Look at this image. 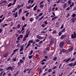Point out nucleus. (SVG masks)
Returning a JSON list of instances; mask_svg holds the SVG:
<instances>
[{
  "instance_id": "nucleus-35",
  "label": "nucleus",
  "mask_w": 76,
  "mask_h": 76,
  "mask_svg": "<svg viewBox=\"0 0 76 76\" xmlns=\"http://www.w3.org/2000/svg\"><path fill=\"white\" fill-rule=\"evenodd\" d=\"M51 71H52V69H50L48 70V73H50Z\"/></svg>"
},
{
  "instance_id": "nucleus-3",
  "label": "nucleus",
  "mask_w": 76,
  "mask_h": 76,
  "mask_svg": "<svg viewBox=\"0 0 76 76\" xmlns=\"http://www.w3.org/2000/svg\"><path fill=\"white\" fill-rule=\"evenodd\" d=\"M66 37V34L62 35L61 36L60 38L61 39H63V38H65Z\"/></svg>"
},
{
  "instance_id": "nucleus-8",
  "label": "nucleus",
  "mask_w": 76,
  "mask_h": 76,
  "mask_svg": "<svg viewBox=\"0 0 76 76\" xmlns=\"http://www.w3.org/2000/svg\"><path fill=\"white\" fill-rule=\"evenodd\" d=\"M75 59H76L75 58L73 57V58H72L69 61V62H73L74 61H75Z\"/></svg>"
},
{
  "instance_id": "nucleus-40",
  "label": "nucleus",
  "mask_w": 76,
  "mask_h": 76,
  "mask_svg": "<svg viewBox=\"0 0 76 76\" xmlns=\"http://www.w3.org/2000/svg\"><path fill=\"white\" fill-rule=\"evenodd\" d=\"M33 53V50H31L30 51V53L29 54V55H31V54H32Z\"/></svg>"
},
{
  "instance_id": "nucleus-57",
  "label": "nucleus",
  "mask_w": 76,
  "mask_h": 76,
  "mask_svg": "<svg viewBox=\"0 0 76 76\" xmlns=\"http://www.w3.org/2000/svg\"><path fill=\"white\" fill-rule=\"evenodd\" d=\"M22 19L23 20H25V17L23 16L22 18Z\"/></svg>"
},
{
  "instance_id": "nucleus-22",
  "label": "nucleus",
  "mask_w": 76,
  "mask_h": 76,
  "mask_svg": "<svg viewBox=\"0 0 76 76\" xmlns=\"http://www.w3.org/2000/svg\"><path fill=\"white\" fill-rule=\"evenodd\" d=\"M18 66H17V67H19V66L21 65V63L20 62H18Z\"/></svg>"
},
{
  "instance_id": "nucleus-60",
  "label": "nucleus",
  "mask_w": 76,
  "mask_h": 76,
  "mask_svg": "<svg viewBox=\"0 0 76 76\" xmlns=\"http://www.w3.org/2000/svg\"><path fill=\"white\" fill-rule=\"evenodd\" d=\"M32 70V69H30L29 71H28V74H30V73H31V70Z\"/></svg>"
},
{
  "instance_id": "nucleus-59",
  "label": "nucleus",
  "mask_w": 76,
  "mask_h": 76,
  "mask_svg": "<svg viewBox=\"0 0 76 76\" xmlns=\"http://www.w3.org/2000/svg\"><path fill=\"white\" fill-rule=\"evenodd\" d=\"M64 28V25L62 24L61 27V29H63Z\"/></svg>"
},
{
  "instance_id": "nucleus-48",
  "label": "nucleus",
  "mask_w": 76,
  "mask_h": 76,
  "mask_svg": "<svg viewBox=\"0 0 76 76\" xmlns=\"http://www.w3.org/2000/svg\"><path fill=\"white\" fill-rule=\"evenodd\" d=\"M43 15V13H42V12L40 13L39 15V17L40 16H42Z\"/></svg>"
},
{
  "instance_id": "nucleus-16",
  "label": "nucleus",
  "mask_w": 76,
  "mask_h": 76,
  "mask_svg": "<svg viewBox=\"0 0 76 76\" xmlns=\"http://www.w3.org/2000/svg\"><path fill=\"white\" fill-rule=\"evenodd\" d=\"M4 17H3L2 19H0V23H1L4 20V19H5Z\"/></svg>"
},
{
  "instance_id": "nucleus-13",
  "label": "nucleus",
  "mask_w": 76,
  "mask_h": 76,
  "mask_svg": "<svg viewBox=\"0 0 76 76\" xmlns=\"http://www.w3.org/2000/svg\"><path fill=\"white\" fill-rule=\"evenodd\" d=\"M71 20L72 22H73V23H75V20H76L75 19V18H72Z\"/></svg>"
},
{
  "instance_id": "nucleus-14",
  "label": "nucleus",
  "mask_w": 76,
  "mask_h": 76,
  "mask_svg": "<svg viewBox=\"0 0 76 76\" xmlns=\"http://www.w3.org/2000/svg\"><path fill=\"white\" fill-rule=\"evenodd\" d=\"M21 12H22V9L21 8H20L19 10L18 15H20V13H21Z\"/></svg>"
},
{
  "instance_id": "nucleus-62",
  "label": "nucleus",
  "mask_w": 76,
  "mask_h": 76,
  "mask_svg": "<svg viewBox=\"0 0 76 76\" xmlns=\"http://www.w3.org/2000/svg\"><path fill=\"white\" fill-rule=\"evenodd\" d=\"M39 19V16L37 15L36 17V19Z\"/></svg>"
},
{
  "instance_id": "nucleus-37",
  "label": "nucleus",
  "mask_w": 76,
  "mask_h": 76,
  "mask_svg": "<svg viewBox=\"0 0 76 76\" xmlns=\"http://www.w3.org/2000/svg\"><path fill=\"white\" fill-rule=\"evenodd\" d=\"M25 30V27H23V26L22 27V29L21 30V31H20V32H22V31H23V30Z\"/></svg>"
},
{
  "instance_id": "nucleus-55",
  "label": "nucleus",
  "mask_w": 76,
  "mask_h": 76,
  "mask_svg": "<svg viewBox=\"0 0 76 76\" xmlns=\"http://www.w3.org/2000/svg\"><path fill=\"white\" fill-rule=\"evenodd\" d=\"M12 20V18H9L7 20V21L8 22H10V21H11Z\"/></svg>"
},
{
  "instance_id": "nucleus-53",
  "label": "nucleus",
  "mask_w": 76,
  "mask_h": 76,
  "mask_svg": "<svg viewBox=\"0 0 76 76\" xmlns=\"http://www.w3.org/2000/svg\"><path fill=\"white\" fill-rule=\"evenodd\" d=\"M8 76H12V74H11V72H9L8 74Z\"/></svg>"
},
{
  "instance_id": "nucleus-49",
  "label": "nucleus",
  "mask_w": 76,
  "mask_h": 76,
  "mask_svg": "<svg viewBox=\"0 0 76 76\" xmlns=\"http://www.w3.org/2000/svg\"><path fill=\"white\" fill-rule=\"evenodd\" d=\"M7 24H5L4 25H3V26H2V27H3V28H4V27H5V26H7Z\"/></svg>"
},
{
  "instance_id": "nucleus-28",
  "label": "nucleus",
  "mask_w": 76,
  "mask_h": 76,
  "mask_svg": "<svg viewBox=\"0 0 76 76\" xmlns=\"http://www.w3.org/2000/svg\"><path fill=\"white\" fill-rule=\"evenodd\" d=\"M57 59V57H55L53 59V61H56Z\"/></svg>"
},
{
  "instance_id": "nucleus-1",
  "label": "nucleus",
  "mask_w": 76,
  "mask_h": 76,
  "mask_svg": "<svg viewBox=\"0 0 76 76\" xmlns=\"http://www.w3.org/2000/svg\"><path fill=\"white\" fill-rule=\"evenodd\" d=\"M74 34V35H73ZM73 34H71V38H76V34L75 32H74Z\"/></svg>"
},
{
  "instance_id": "nucleus-61",
  "label": "nucleus",
  "mask_w": 76,
  "mask_h": 76,
  "mask_svg": "<svg viewBox=\"0 0 76 76\" xmlns=\"http://www.w3.org/2000/svg\"><path fill=\"white\" fill-rule=\"evenodd\" d=\"M15 54V52H14L11 55V57H12V56H13L14 55V54Z\"/></svg>"
},
{
  "instance_id": "nucleus-9",
  "label": "nucleus",
  "mask_w": 76,
  "mask_h": 76,
  "mask_svg": "<svg viewBox=\"0 0 76 76\" xmlns=\"http://www.w3.org/2000/svg\"><path fill=\"white\" fill-rule=\"evenodd\" d=\"M63 44H64V42H61L59 45V47H61L63 45Z\"/></svg>"
},
{
  "instance_id": "nucleus-43",
  "label": "nucleus",
  "mask_w": 76,
  "mask_h": 76,
  "mask_svg": "<svg viewBox=\"0 0 76 76\" xmlns=\"http://www.w3.org/2000/svg\"><path fill=\"white\" fill-rule=\"evenodd\" d=\"M23 50V48H21L20 49V51H22Z\"/></svg>"
},
{
  "instance_id": "nucleus-27",
  "label": "nucleus",
  "mask_w": 76,
  "mask_h": 76,
  "mask_svg": "<svg viewBox=\"0 0 76 76\" xmlns=\"http://www.w3.org/2000/svg\"><path fill=\"white\" fill-rule=\"evenodd\" d=\"M40 8H42V7H44V4H40Z\"/></svg>"
},
{
  "instance_id": "nucleus-54",
  "label": "nucleus",
  "mask_w": 76,
  "mask_h": 76,
  "mask_svg": "<svg viewBox=\"0 0 76 76\" xmlns=\"http://www.w3.org/2000/svg\"><path fill=\"white\" fill-rule=\"evenodd\" d=\"M33 56V55L31 56H30L28 57V58H29V59H31V58H32Z\"/></svg>"
},
{
  "instance_id": "nucleus-33",
  "label": "nucleus",
  "mask_w": 76,
  "mask_h": 76,
  "mask_svg": "<svg viewBox=\"0 0 76 76\" xmlns=\"http://www.w3.org/2000/svg\"><path fill=\"white\" fill-rule=\"evenodd\" d=\"M70 41L69 40H67L66 41V43H67V44H70Z\"/></svg>"
},
{
  "instance_id": "nucleus-20",
  "label": "nucleus",
  "mask_w": 76,
  "mask_h": 76,
  "mask_svg": "<svg viewBox=\"0 0 76 76\" xmlns=\"http://www.w3.org/2000/svg\"><path fill=\"white\" fill-rule=\"evenodd\" d=\"M33 42V40H29L28 42V43H29V44H32Z\"/></svg>"
},
{
  "instance_id": "nucleus-52",
  "label": "nucleus",
  "mask_w": 76,
  "mask_h": 76,
  "mask_svg": "<svg viewBox=\"0 0 76 76\" xmlns=\"http://www.w3.org/2000/svg\"><path fill=\"white\" fill-rule=\"evenodd\" d=\"M35 44V42L34 41L32 42V45H33V47H34V45Z\"/></svg>"
},
{
  "instance_id": "nucleus-38",
  "label": "nucleus",
  "mask_w": 76,
  "mask_h": 76,
  "mask_svg": "<svg viewBox=\"0 0 76 76\" xmlns=\"http://www.w3.org/2000/svg\"><path fill=\"white\" fill-rule=\"evenodd\" d=\"M30 32V31H29V29L28 28L27 29L26 31V33L27 34V33H28V32Z\"/></svg>"
},
{
  "instance_id": "nucleus-64",
  "label": "nucleus",
  "mask_w": 76,
  "mask_h": 76,
  "mask_svg": "<svg viewBox=\"0 0 76 76\" xmlns=\"http://www.w3.org/2000/svg\"><path fill=\"white\" fill-rule=\"evenodd\" d=\"M45 25H47L48 24V22H47V21H45L44 22Z\"/></svg>"
},
{
  "instance_id": "nucleus-30",
  "label": "nucleus",
  "mask_w": 76,
  "mask_h": 76,
  "mask_svg": "<svg viewBox=\"0 0 76 76\" xmlns=\"http://www.w3.org/2000/svg\"><path fill=\"white\" fill-rule=\"evenodd\" d=\"M6 0H4V1L1 2L0 3V4H3V3H6Z\"/></svg>"
},
{
  "instance_id": "nucleus-23",
  "label": "nucleus",
  "mask_w": 76,
  "mask_h": 76,
  "mask_svg": "<svg viewBox=\"0 0 76 76\" xmlns=\"http://www.w3.org/2000/svg\"><path fill=\"white\" fill-rule=\"evenodd\" d=\"M20 28V24H18L17 26V29H19Z\"/></svg>"
},
{
  "instance_id": "nucleus-63",
  "label": "nucleus",
  "mask_w": 76,
  "mask_h": 76,
  "mask_svg": "<svg viewBox=\"0 0 76 76\" xmlns=\"http://www.w3.org/2000/svg\"><path fill=\"white\" fill-rule=\"evenodd\" d=\"M20 5L19 4L18 5V7H17V9H19L20 8Z\"/></svg>"
},
{
  "instance_id": "nucleus-29",
  "label": "nucleus",
  "mask_w": 76,
  "mask_h": 76,
  "mask_svg": "<svg viewBox=\"0 0 76 76\" xmlns=\"http://www.w3.org/2000/svg\"><path fill=\"white\" fill-rule=\"evenodd\" d=\"M37 6H36L33 8V10L34 11L37 10Z\"/></svg>"
},
{
  "instance_id": "nucleus-31",
  "label": "nucleus",
  "mask_w": 76,
  "mask_h": 76,
  "mask_svg": "<svg viewBox=\"0 0 76 76\" xmlns=\"http://www.w3.org/2000/svg\"><path fill=\"white\" fill-rule=\"evenodd\" d=\"M65 31H66V28H64L61 31L62 32H65Z\"/></svg>"
},
{
  "instance_id": "nucleus-12",
  "label": "nucleus",
  "mask_w": 76,
  "mask_h": 76,
  "mask_svg": "<svg viewBox=\"0 0 76 76\" xmlns=\"http://www.w3.org/2000/svg\"><path fill=\"white\" fill-rule=\"evenodd\" d=\"M19 73H20V71H18L15 74L14 76H18L19 74Z\"/></svg>"
},
{
  "instance_id": "nucleus-50",
  "label": "nucleus",
  "mask_w": 76,
  "mask_h": 76,
  "mask_svg": "<svg viewBox=\"0 0 76 76\" xmlns=\"http://www.w3.org/2000/svg\"><path fill=\"white\" fill-rule=\"evenodd\" d=\"M76 14H73L72 16V17H74V18H75V17H76Z\"/></svg>"
},
{
  "instance_id": "nucleus-45",
  "label": "nucleus",
  "mask_w": 76,
  "mask_h": 76,
  "mask_svg": "<svg viewBox=\"0 0 76 76\" xmlns=\"http://www.w3.org/2000/svg\"><path fill=\"white\" fill-rule=\"evenodd\" d=\"M43 18H44V16H43V15L42 16L41 18H40L39 19V20H41V19H42Z\"/></svg>"
},
{
  "instance_id": "nucleus-56",
  "label": "nucleus",
  "mask_w": 76,
  "mask_h": 76,
  "mask_svg": "<svg viewBox=\"0 0 76 76\" xmlns=\"http://www.w3.org/2000/svg\"><path fill=\"white\" fill-rule=\"evenodd\" d=\"M12 6V3H10L8 5V7H10V6Z\"/></svg>"
},
{
  "instance_id": "nucleus-32",
  "label": "nucleus",
  "mask_w": 76,
  "mask_h": 76,
  "mask_svg": "<svg viewBox=\"0 0 76 76\" xmlns=\"http://www.w3.org/2000/svg\"><path fill=\"white\" fill-rule=\"evenodd\" d=\"M73 47H72L70 48V49H69V51H71L72 50H73Z\"/></svg>"
},
{
  "instance_id": "nucleus-11",
  "label": "nucleus",
  "mask_w": 76,
  "mask_h": 76,
  "mask_svg": "<svg viewBox=\"0 0 76 76\" xmlns=\"http://www.w3.org/2000/svg\"><path fill=\"white\" fill-rule=\"evenodd\" d=\"M11 68V66H9L7 68L6 70H11H11L12 69Z\"/></svg>"
},
{
  "instance_id": "nucleus-21",
  "label": "nucleus",
  "mask_w": 76,
  "mask_h": 76,
  "mask_svg": "<svg viewBox=\"0 0 76 76\" xmlns=\"http://www.w3.org/2000/svg\"><path fill=\"white\" fill-rule=\"evenodd\" d=\"M15 68V66L14 65L12 66V67H11V71L12 72V71H13V69H14V68Z\"/></svg>"
},
{
  "instance_id": "nucleus-6",
  "label": "nucleus",
  "mask_w": 76,
  "mask_h": 76,
  "mask_svg": "<svg viewBox=\"0 0 76 76\" xmlns=\"http://www.w3.org/2000/svg\"><path fill=\"white\" fill-rule=\"evenodd\" d=\"M8 55L9 53H6L3 55V56L4 57H7V56H8Z\"/></svg>"
},
{
  "instance_id": "nucleus-17",
  "label": "nucleus",
  "mask_w": 76,
  "mask_h": 76,
  "mask_svg": "<svg viewBox=\"0 0 76 76\" xmlns=\"http://www.w3.org/2000/svg\"><path fill=\"white\" fill-rule=\"evenodd\" d=\"M63 8H65V7H66L67 6V4L66 3H65L63 5Z\"/></svg>"
},
{
  "instance_id": "nucleus-36",
  "label": "nucleus",
  "mask_w": 76,
  "mask_h": 76,
  "mask_svg": "<svg viewBox=\"0 0 76 76\" xmlns=\"http://www.w3.org/2000/svg\"><path fill=\"white\" fill-rule=\"evenodd\" d=\"M16 0H14L13 3L12 4V5H15V3H16Z\"/></svg>"
},
{
  "instance_id": "nucleus-58",
  "label": "nucleus",
  "mask_w": 76,
  "mask_h": 76,
  "mask_svg": "<svg viewBox=\"0 0 76 76\" xmlns=\"http://www.w3.org/2000/svg\"><path fill=\"white\" fill-rule=\"evenodd\" d=\"M20 63H23V62H24V61L20 59Z\"/></svg>"
},
{
  "instance_id": "nucleus-15",
  "label": "nucleus",
  "mask_w": 76,
  "mask_h": 76,
  "mask_svg": "<svg viewBox=\"0 0 76 76\" xmlns=\"http://www.w3.org/2000/svg\"><path fill=\"white\" fill-rule=\"evenodd\" d=\"M18 10V9L17 8H15L14 10H13V11H12V13H15V12H16V11Z\"/></svg>"
},
{
  "instance_id": "nucleus-2",
  "label": "nucleus",
  "mask_w": 76,
  "mask_h": 76,
  "mask_svg": "<svg viewBox=\"0 0 76 76\" xmlns=\"http://www.w3.org/2000/svg\"><path fill=\"white\" fill-rule=\"evenodd\" d=\"M23 35L20 34L18 37L17 39L18 40H20V38L22 39V38H23Z\"/></svg>"
},
{
  "instance_id": "nucleus-39",
  "label": "nucleus",
  "mask_w": 76,
  "mask_h": 76,
  "mask_svg": "<svg viewBox=\"0 0 76 76\" xmlns=\"http://www.w3.org/2000/svg\"><path fill=\"white\" fill-rule=\"evenodd\" d=\"M30 45H31V44H30L29 43H28V44L26 46V48H28V47H29V46H30Z\"/></svg>"
},
{
  "instance_id": "nucleus-4",
  "label": "nucleus",
  "mask_w": 76,
  "mask_h": 76,
  "mask_svg": "<svg viewBox=\"0 0 76 76\" xmlns=\"http://www.w3.org/2000/svg\"><path fill=\"white\" fill-rule=\"evenodd\" d=\"M50 44L49 45H52L53 43H54V39H50Z\"/></svg>"
},
{
  "instance_id": "nucleus-7",
  "label": "nucleus",
  "mask_w": 76,
  "mask_h": 76,
  "mask_svg": "<svg viewBox=\"0 0 76 76\" xmlns=\"http://www.w3.org/2000/svg\"><path fill=\"white\" fill-rule=\"evenodd\" d=\"M29 34H30V31H29V32H28V33H26V35H25V36H24V37H26V38H28Z\"/></svg>"
},
{
  "instance_id": "nucleus-46",
  "label": "nucleus",
  "mask_w": 76,
  "mask_h": 76,
  "mask_svg": "<svg viewBox=\"0 0 76 76\" xmlns=\"http://www.w3.org/2000/svg\"><path fill=\"white\" fill-rule=\"evenodd\" d=\"M18 50H19V49H15V50H13V52L14 53H15V52H16V51H18Z\"/></svg>"
},
{
  "instance_id": "nucleus-5",
  "label": "nucleus",
  "mask_w": 76,
  "mask_h": 76,
  "mask_svg": "<svg viewBox=\"0 0 76 76\" xmlns=\"http://www.w3.org/2000/svg\"><path fill=\"white\" fill-rule=\"evenodd\" d=\"M18 12H16V13H13V15H15L14 16L15 18H16L18 17Z\"/></svg>"
},
{
  "instance_id": "nucleus-25",
  "label": "nucleus",
  "mask_w": 76,
  "mask_h": 76,
  "mask_svg": "<svg viewBox=\"0 0 76 76\" xmlns=\"http://www.w3.org/2000/svg\"><path fill=\"white\" fill-rule=\"evenodd\" d=\"M26 39L27 38L24 36L23 39V41H25L26 40Z\"/></svg>"
},
{
  "instance_id": "nucleus-47",
  "label": "nucleus",
  "mask_w": 76,
  "mask_h": 76,
  "mask_svg": "<svg viewBox=\"0 0 76 76\" xmlns=\"http://www.w3.org/2000/svg\"><path fill=\"white\" fill-rule=\"evenodd\" d=\"M65 51H66V50L65 49H62V53H64Z\"/></svg>"
},
{
  "instance_id": "nucleus-18",
  "label": "nucleus",
  "mask_w": 76,
  "mask_h": 76,
  "mask_svg": "<svg viewBox=\"0 0 76 76\" xmlns=\"http://www.w3.org/2000/svg\"><path fill=\"white\" fill-rule=\"evenodd\" d=\"M68 66H70V67H72V66H73V63H71L69 64Z\"/></svg>"
},
{
  "instance_id": "nucleus-34",
  "label": "nucleus",
  "mask_w": 76,
  "mask_h": 76,
  "mask_svg": "<svg viewBox=\"0 0 76 76\" xmlns=\"http://www.w3.org/2000/svg\"><path fill=\"white\" fill-rule=\"evenodd\" d=\"M3 73H4V71H2L0 73V76H1L3 75Z\"/></svg>"
},
{
  "instance_id": "nucleus-26",
  "label": "nucleus",
  "mask_w": 76,
  "mask_h": 76,
  "mask_svg": "<svg viewBox=\"0 0 76 76\" xmlns=\"http://www.w3.org/2000/svg\"><path fill=\"white\" fill-rule=\"evenodd\" d=\"M71 1V0H70L68 1V4H72V2Z\"/></svg>"
},
{
  "instance_id": "nucleus-51",
  "label": "nucleus",
  "mask_w": 76,
  "mask_h": 76,
  "mask_svg": "<svg viewBox=\"0 0 76 76\" xmlns=\"http://www.w3.org/2000/svg\"><path fill=\"white\" fill-rule=\"evenodd\" d=\"M52 33H53V34H56V33H57V31H56V30H55L53 31Z\"/></svg>"
},
{
  "instance_id": "nucleus-10",
  "label": "nucleus",
  "mask_w": 76,
  "mask_h": 76,
  "mask_svg": "<svg viewBox=\"0 0 76 76\" xmlns=\"http://www.w3.org/2000/svg\"><path fill=\"white\" fill-rule=\"evenodd\" d=\"M71 59V58H69L66 60V59H65V62H68V61H69L70 59Z\"/></svg>"
},
{
  "instance_id": "nucleus-19",
  "label": "nucleus",
  "mask_w": 76,
  "mask_h": 76,
  "mask_svg": "<svg viewBox=\"0 0 76 76\" xmlns=\"http://www.w3.org/2000/svg\"><path fill=\"white\" fill-rule=\"evenodd\" d=\"M74 4L75 3H74V2L72 3L69 6L70 7V8H72V7H73V6H74Z\"/></svg>"
},
{
  "instance_id": "nucleus-41",
  "label": "nucleus",
  "mask_w": 76,
  "mask_h": 76,
  "mask_svg": "<svg viewBox=\"0 0 76 76\" xmlns=\"http://www.w3.org/2000/svg\"><path fill=\"white\" fill-rule=\"evenodd\" d=\"M50 47H48L46 48V50L47 51H49V50H50Z\"/></svg>"
},
{
  "instance_id": "nucleus-42",
  "label": "nucleus",
  "mask_w": 76,
  "mask_h": 76,
  "mask_svg": "<svg viewBox=\"0 0 76 76\" xmlns=\"http://www.w3.org/2000/svg\"><path fill=\"white\" fill-rule=\"evenodd\" d=\"M57 18V16H56V17H54L53 18H52V19L51 20L52 21H53V20H54V19H56V18Z\"/></svg>"
},
{
  "instance_id": "nucleus-24",
  "label": "nucleus",
  "mask_w": 76,
  "mask_h": 76,
  "mask_svg": "<svg viewBox=\"0 0 76 76\" xmlns=\"http://www.w3.org/2000/svg\"><path fill=\"white\" fill-rule=\"evenodd\" d=\"M62 34V32L60 31L59 32L58 34V36L59 37H60L61 35V34Z\"/></svg>"
},
{
  "instance_id": "nucleus-44",
  "label": "nucleus",
  "mask_w": 76,
  "mask_h": 76,
  "mask_svg": "<svg viewBox=\"0 0 76 76\" xmlns=\"http://www.w3.org/2000/svg\"><path fill=\"white\" fill-rule=\"evenodd\" d=\"M47 61V60L46 59H43V60H42L40 62H43V61Z\"/></svg>"
}]
</instances>
